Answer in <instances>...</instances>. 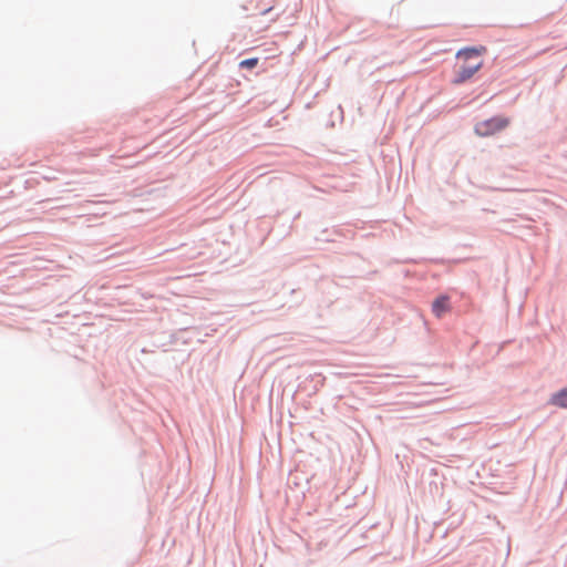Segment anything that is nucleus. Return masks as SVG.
I'll use <instances>...</instances> for the list:
<instances>
[{
  "mask_svg": "<svg viewBox=\"0 0 567 567\" xmlns=\"http://www.w3.org/2000/svg\"><path fill=\"white\" fill-rule=\"evenodd\" d=\"M509 125V118L504 116H495L488 120L477 122L474 132L482 137L494 135Z\"/></svg>",
  "mask_w": 567,
  "mask_h": 567,
  "instance_id": "2",
  "label": "nucleus"
},
{
  "mask_svg": "<svg viewBox=\"0 0 567 567\" xmlns=\"http://www.w3.org/2000/svg\"><path fill=\"white\" fill-rule=\"evenodd\" d=\"M549 403L558 408H567V389H563L555 393L550 398Z\"/></svg>",
  "mask_w": 567,
  "mask_h": 567,
  "instance_id": "4",
  "label": "nucleus"
},
{
  "mask_svg": "<svg viewBox=\"0 0 567 567\" xmlns=\"http://www.w3.org/2000/svg\"><path fill=\"white\" fill-rule=\"evenodd\" d=\"M451 310L450 299L447 296L436 298L432 303V311L435 317L441 318Z\"/></svg>",
  "mask_w": 567,
  "mask_h": 567,
  "instance_id": "3",
  "label": "nucleus"
},
{
  "mask_svg": "<svg viewBox=\"0 0 567 567\" xmlns=\"http://www.w3.org/2000/svg\"><path fill=\"white\" fill-rule=\"evenodd\" d=\"M484 53H486V48L483 45L460 50L456 56L463 60V64L457 71L454 83H463L470 80L483 66L482 55Z\"/></svg>",
  "mask_w": 567,
  "mask_h": 567,
  "instance_id": "1",
  "label": "nucleus"
},
{
  "mask_svg": "<svg viewBox=\"0 0 567 567\" xmlns=\"http://www.w3.org/2000/svg\"><path fill=\"white\" fill-rule=\"evenodd\" d=\"M257 64H258V59H257V58H250V59L243 60V61L239 63V66H240L241 69H252V68H255Z\"/></svg>",
  "mask_w": 567,
  "mask_h": 567,
  "instance_id": "5",
  "label": "nucleus"
}]
</instances>
